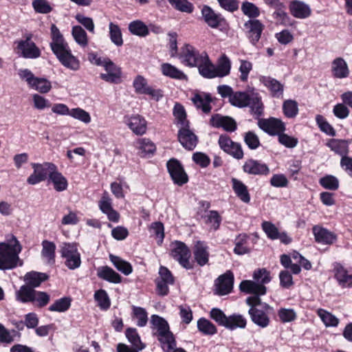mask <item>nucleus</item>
Returning a JSON list of instances; mask_svg holds the SVG:
<instances>
[{"label":"nucleus","mask_w":352,"mask_h":352,"mask_svg":"<svg viewBox=\"0 0 352 352\" xmlns=\"http://www.w3.org/2000/svg\"><path fill=\"white\" fill-rule=\"evenodd\" d=\"M252 109V111L260 116L263 113V104L261 101V97L258 94H252L249 98V105Z\"/></svg>","instance_id":"603ef678"},{"label":"nucleus","mask_w":352,"mask_h":352,"mask_svg":"<svg viewBox=\"0 0 352 352\" xmlns=\"http://www.w3.org/2000/svg\"><path fill=\"white\" fill-rule=\"evenodd\" d=\"M313 233L316 241L318 243L332 244L336 239L333 232L319 226L313 227Z\"/></svg>","instance_id":"393cba45"},{"label":"nucleus","mask_w":352,"mask_h":352,"mask_svg":"<svg viewBox=\"0 0 352 352\" xmlns=\"http://www.w3.org/2000/svg\"><path fill=\"white\" fill-rule=\"evenodd\" d=\"M252 277L258 284L265 285L271 281L270 273L265 268L258 269L253 273Z\"/></svg>","instance_id":"052dcab7"},{"label":"nucleus","mask_w":352,"mask_h":352,"mask_svg":"<svg viewBox=\"0 0 352 352\" xmlns=\"http://www.w3.org/2000/svg\"><path fill=\"white\" fill-rule=\"evenodd\" d=\"M197 328L204 335L212 336L217 331L216 327L208 320L201 318L197 321Z\"/></svg>","instance_id":"49530a36"},{"label":"nucleus","mask_w":352,"mask_h":352,"mask_svg":"<svg viewBox=\"0 0 352 352\" xmlns=\"http://www.w3.org/2000/svg\"><path fill=\"white\" fill-rule=\"evenodd\" d=\"M53 53L64 67L73 71H77L79 69V60L72 54L69 46L53 52Z\"/></svg>","instance_id":"9b49d317"},{"label":"nucleus","mask_w":352,"mask_h":352,"mask_svg":"<svg viewBox=\"0 0 352 352\" xmlns=\"http://www.w3.org/2000/svg\"><path fill=\"white\" fill-rule=\"evenodd\" d=\"M234 275L230 271L219 276L214 283V292L219 296L230 294L233 289Z\"/></svg>","instance_id":"6e6552de"},{"label":"nucleus","mask_w":352,"mask_h":352,"mask_svg":"<svg viewBox=\"0 0 352 352\" xmlns=\"http://www.w3.org/2000/svg\"><path fill=\"white\" fill-rule=\"evenodd\" d=\"M167 168L175 184L182 186L188 182V175L177 160L173 158L168 161Z\"/></svg>","instance_id":"1a4fd4ad"},{"label":"nucleus","mask_w":352,"mask_h":352,"mask_svg":"<svg viewBox=\"0 0 352 352\" xmlns=\"http://www.w3.org/2000/svg\"><path fill=\"white\" fill-rule=\"evenodd\" d=\"M210 317L219 325L230 330L243 329L246 326V320L241 315L233 314L227 316L221 309H211Z\"/></svg>","instance_id":"7ed1b4c3"},{"label":"nucleus","mask_w":352,"mask_h":352,"mask_svg":"<svg viewBox=\"0 0 352 352\" xmlns=\"http://www.w3.org/2000/svg\"><path fill=\"white\" fill-rule=\"evenodd\" d=\"M161 71L163 75L170 78L178 80H187V76L176 67L170 63H163L161 65Z\"/></svg>","instance_id":"f704fd0d"},{"label":"nucleus","mask_w":352,"mask_h":352,"mask_svg":"<svg viewBox=\"0 0 352 352\" xmlns=\"http://www.w3.org/2000/svg\"><path fill=\"white\" fill-rule=\"evenodd\" d=\"M212 98L209 94L201 92L196 93L191 98V101L197 109H201L205 113L210 112L212 107L210 103Z\"/></svg>","instance_id":"412c9836"},{"label":"nucleus","mask_w":352,"mask_h":352,"mask_svg":"<svg viewBox=\"0 0 352 352\" xmlns=\"http://www.w3.org/2000/svg\"><path fill=\"white\" fill-rule=\"evenodd\" d=\"M47 278L48 276L46 274L34 271L28 272L24 277L25 283L32 288L38 287Z\"/></svg>","instance_id":"e433bc0d"},{"label":"nucleus","mask_w":352,"mask_h":352,"mask_svg":"<svg viewBox=\"0 0 352 352\" xmlns=\"http://www.w3.org/2000/svg\"><path fill=\"white\" fill-rule=\"evenodd\" d=\"M210 124L217 128H223L228 132L234 131L236 129V122L230 116H223L219 114L212 116L210 120Z\"/></svg>","instance_id":"f3484780"},{"label":"nucleus","mask_w":352,"mask_h":352,"mask_svg":"<svg viewBox=\"0 0 352 352\" xmlns=\"http://www.w3.org/2000/svg\"><path fill=\"white\" fill-rule=\"evenodd\" d=\"M127 124L135 135H141L146 131V121L140 115L131 116L129 119Z\"/></svg>","instance_id":"a878e982"},{"label":"nucleus","mask_w":352,"mask_h":352,"mask_svg":"<svg viewBox=\"0 0 352 352\" xmlns=\"http://www.w3.org/2000/svg\"><path fill=\"white\" fill-rule=\"evenodd\" d=\"M61 256L65 258V265L69 270H75L80 266V254L75 243H63L60 245Z\"/></svg>","instance_id":"39448f33"},{"label":"nucleus","mask_w":352,"mask_h":352,"mask_svg":"<svg viewBox=\"0 0 352 352\" xmlns=\"http://www.w3.org/2000/svg\"><path fill=\"white\" fill-rule=\"evenodd\" d=\"M32 6L36 12L41 14L50 13L52 10L46 0H34Z\"/></svg>","instance_id":"774afa93"},{"label":"nucleus","mask_w":352,"mask_h":352,"mask_svg":"<svg viewBox=\"0 0 352 352\" xmlns=\"http://www.w3.org/2000/svg\"><path fill=\"white\" fill-rule=\"evenodd\" d=\"M240 290L247 294H252V296L246 299V302L250 308H254L257 306L262 308H270L269 305L263 303L261 300L260 296L266 293L267 288L262 284H258L254 280H243L239 285Z\"/></svg>","instance_id":"f257e3e1"},{"label":"nucleus","mask_w":352,"mask_h":352,"mask_svg":"<svg viewBox=\"0 0 352 352\" xmlns=\"http://www.w3.org/2000/svg\"><path fill=\"white\" fill-rule=\"evenodd\" d=\"M164 352H172L176 348V340L173 333L169 331L166 333L155 336Z\"/></svg>","instance_id":"bb28decb"},{"label":"nucleus","mask_w":352,"mask_h":352,"mask_svg":"<svg viewBox=\"0 0 352 352\" xmlns=\"http://www.w3.org/2000/svg\"><path fill=\"white\" fill-rule=\"evenodd\" d=\"M131 318L139 327H144L148 321V314L146 309H133Z\"/></svg>","instance_id":"0e129e2a"},{"label":"nucleus","mask_w":352,"mask_h":352,"mask_svg":"<svg viewBox=\"0 0 352 352\" xmlns=\"http://www.w3.org/2000/svg\"><path fill=\"white\" fill-rule=\"evenodd\" d=\"M252 321L261 327H265L269 324V318L263 309H249Z\"/></svg>","instance_id":"a19ab883"},{"label":"nucleus","mask_w":352,"mask_h":352,"mask_svg":"<svg viewBox=\"0 0 352 352\" xmlns=\"http://www.w3.org/2000/svg\"><path fill=\"white\" fill-rule=\"evenodd\" d=\"M55 251L56 245L54 243L47 240H44L42 242L41 255L47 259V263L50 264H53L55 262Z\"/></svg>","instance_id":"58836bf2"},{"label":"nucleus","mask_w":352,"mask_h":352,"mask_svg":"<svg viewBox=\"0 0 352 352\" xmlns=\"http://www.w3.org/2000/svg\"><path fill=\"white\" fill-rule=\"evenodd\" d=\"M19 76L21 79L25 80L28 86L41 93L46 94L52 88L51 82L43 78H37L28 69H21L19 71Z\"/></svg>","instance_id":"20e7f679"},{"label":"nucleus","mask_w":352,"mask_h":352,"mask_svg":"<svg viewBox=\"0 0 352 352\" xmlns=\"http://www.w3.org/2000/svg\"><path fill=\"white\" fill-rule=\"evenodd\" d=\"M34 293V288L28 285H23L17 292V298L24 302H32Z\"/></svg>","instance_id":"bf43d9fd"},{"label":"nucleus","mask_w":352,"mask_h":352,"mask_svg":"<svg viewBox=\"0 0 352 352\" xmlns=\"http://www.w3.org/2000/svg\"><path fill=\"white\" fill-rule=\"evenodd\" d=\"M318 314L326 327H336L338 319L326 309H317Z\"/></svg>","instance_id":"4d7b16f0"},{"label":"nucleus","mask_w":352,"mask_h":352,"mask_svg":"<svg viewBox=\"0 0 352 352\" xmlns=\"http://www.w3.org/2000/svg\"><path fill=\"white\" fill-rule=\"evenodd\" d=\"M97 275L99 278L113 283H120L122 277L112 268L108 266H103L98 269Z\"/></svg>","instance_id":"2f4dec72"},{"label":"nucleus","mask_w":352,"mask_h":352,"mask_svg":"<svg viewBox=\"0 0 352 352\" xmlns=\"http://www.w3.org/2000/svg\"><path fill=\"white\" fill-rule=\"evenodd\" d=\"M175 10L182 12L192 13L194 10L192 3L188 0H167Z\"/></svg>","instance_id":"de8ad7c7"},{"label":"nucleus","mask_w":352,"mask_h":352,"mask_svg":"<svg viewBox=\"0 0 352 352\" xmlns=\"http://www.w3.org/2000/svg\"><path fill=\"white\" fill-rule=\"evenodd\" d=\"M72 35L74 41L81 47H85L88 44L87 34L80 25H74L72 30Z\"/></svg>","instance_id":"37998d69"},{"label":"nucleus","mask_w":352,"mask_h":352,"mask_svg":"<svg viewBox=\"0 0 352 352\" xmlns=\"http://www.w3.org/2000/svg\"><path fill=\"white\" fill-rule=\"evenodd\" d=\"M285 116L289 118H295L298 113V105L296 100H287L283 104Z\"/></svg>","instance_id":"09e8293b"},{"label":"nucleus","mask_w":352,"mask_h":352,"mask_svg":"<svg viewBox=\"0 0 352 352\" xmlns=\"http://www.w3.org/2000/svg\"><path fill=\"white\" fill-rule=\"evenodd\" d=\"M151 323L154 336H157L170 331L167 321L157 315H153L151 316Z\"/></svg>","instance_id":"473e14b6"},{"label":"nucleus","mask_w":352,"mask_h":352,"mask_svg":"<svg viewBox=\"0 0 352 352\" xmlns=\"http://www.w3.org/2000/svg\"><path fill=\"white\" fill-rule=\"evenodd\" d=\"M232 188L237 197L243 202L249 203L250 201V194L247 186L237 179H232Z\"/></svg>","instance_id":"c9c22d12"},{"label":"nucleus","mask_w":352,"mask_h":352,"mask_svg":"<svg viewBox=\"0 0 352 352\" xmlns=\"http://www.w3.org/2000/svg\"><path fill=\"white\" fill-rule=\"evenodd\" d=\"M178 140L187 150H193L197 144V137L189 129V126L182 127L178 132Z\"/></svg>","instance_id":"dca6fc26"},{"label":"nucleus","mask_w":352,"mask_h":352,"mask_svg":"<svg viewBox=\"0 0 352 352\" xmlns=\"http://www.w3.org/2000/svg\"><path fill=\"white\" fill-rule=\"evenodd\" d=\"M32 166L34 172L27 179V182L30 185H35L45 181L47 176L50 177L51 173L56 168L55 164L51 162L33 163Z\"/></svg>","instance_id":"423d86ee"},{"label":"nucleus","mask_w":352,"mask_h":352,"mask_svg":"<svg viewBox=\"0 0 352 352\" xmlns=\"http://www.w3.org/2000/svg\"><path fill=\"white\" fill-rule=\"evenodd\" d=\"M15 244L12 247L8 243H0V270H6L14 268L19 260L18 256L21 251V245L16 238Z\"/></svg>","instance_id":"f03ea898"},{"label":"nucleus","mask_w":352,"mask_h":352,"mask_svg":"<svg viewBox=\"0 0 352 352\" xmlns=\"http://www.w3.org/2000/svg\"><path fill=\"white\" fill-rule=\"evenodd\" d=\"M216 68L217 77H223L227 76L230 71L231 64L230 59L226 56L222 55Z\"/></svg>","instance_id":"a18cd8bd"},{"label":"nucleus","mask_w":352,"mask_h":352,"mask_svg":"<svg viewBox=\"0 0 352 352\" xmlns=\"http://www.w3.org/2000/svg\"><path fill=\"white\" fill-rule=\"evenodd\" d=\"M245 173L250 175H267L270 173L268 166L256 160H248L243 166Z\"/></svg>","instance_id":"aec40b11"},{"label":"nucleus","mask_w":352,"mask_h":352,"mask_svg":"<svg viewBox=\"0 0 352 352\" xmlns=\"http://www.w3.org/2000/svg\"><path fill=\"white\" fill-rule=\"evenodd\" d=\"M332 76L335 78L342 79L349 76L350 70L348 64L341 57L336 58L331 63V67Z\"/></svg>","instance_id":"a211bd4d"},{"label":"nucleus","mask_w":352,"mask_h":352,"mask_svg":"<svg viewBox=\"0 0 352 352\" xmlns=\"http://www.w3.org/2000/svg\"><path fill=\"white\" fill-rule=\"evenodd\" d=\"M241 11L250 18H256L260 15L258 8L249 1H244L241 5Z\"/></svg>","instance_id":"e2e57ef3"},{"label":"nucleus","mask_w":352,"mask_h":352,"mask_svg":"<svg viewBox=\"0 0 352 352\" xmlns=\"http://www.w3.org/2000/svg\"><path fill=\"white\" fill-rule=\"evenodd\" d=\"M17 48L21 51L22 56L25 58H35L38 57L41 54L39 49L30 38H28L25 41H19Z\"/></svg>","instance_id":"6ab92c4d"},{"label":"nucleus","mask_w":352,"mask_h":352,"mask_svg":"<svg viewBox=\"0 0 352 352\" xmlns=\"http://www.w3.org/2000/svg\"><path fill=\"white\" fill-rule=\"evenodd\" d=\"M335 276L340 285L342 287H350L352 286V273L348 272L341 265H336L335 267Z\"/></svg>","instance_id":"c756f323"},{"label":"nucleus","mask_w":352,"mask_h":352,"mask_svg":"<svg viewBox=\"0 0 352 352\" xmlns=\"http://www.w3.org/2000/svg\"><path fill=\"white\" fill-rule=\"evenodd\" d=\"M135 91L138 94H145L150 86H148L146 79L141 76H137L133 82Z\"/></svg>","instance_id":"680f3d73"},{"label":"nucleus","mask_w":352,"mask_h":352,"mask_svg":"<svg viewBox=\"0 0 352 352\" xmlns=\"http://www.w3.org/2000/svg\"><path fill=\"white\" fill-rule=\"evenodd\" d=\"M182 63L190 67H197L203 61L204 52H199L192 45L186 44L182 48L180 55Z\"/></svg>","instance_id":"0eeeda50"},{"label":"nucleus","mask_w":352,"mask_h":352,"mask_svg":"<svg viewBox=\"0 0 352 352\" xmlns=\"http://www.w3.org/2000/svg\"><path fill=\"white\" fill-rule=\"evenodd\" d=\"M105 69V73L100 75L101 79L110 83H119L121 78L120 68L116 65L111 60L107 59L102 66Z\"/></svg>","instance_id":"ddd939ff"},{"label":"nucleus","mask_w":352,"mask_h":352,"mask_svg":"<svg viewBox=\"0 0 352 352\" xmlns=\"http://www.w3.org/2000/svg\"><path fill=\"white\" fill-rule=\"evenodd\" d=\"M199 74L205 78H212L217 77L215 66L211 63L208 56L204 52L202 63L197 66Z\"/></svg>","instance_id":"c85d7f7f"},{"label":"nucleus","mask_w":352,"mask_h":352,"mask_svg":"<svg viewBox=\"0 0 352 352\" xmlns=\"http://www.w3.org/2000/svg\"><path fill=\"white\" fill-rule=\"evenodd\" d=\"M258 126L270 135H277L285 129L284 123L279 119L271 118L270 119H260Z\"/></svg>","instance_id":"f8f14e48"},{"label":"nucleus","mask_w":352,"mask_h":352,"mask_svg":"<svg viewBox=\"0 0 352 352\" xmlns=\"http://www.w3.org/2000/svg\"><path fill=\"white\" fill-rule=\"evenodd\" d=\"M328 146L335 153L343 157H347L349 153V145L346 141L331 140L328 144Z\"/></svg>","instance_id":"79ce46f5"},{"label":"nucleus","mask_w":352,"mask_h":352,"mask_svg":"<svg viewBox=\"0 0 352 352\" xmlns=\"http://www.w3.org/2000/svg\"><path fill=\"white\" fill-rule=\"evenodd\" d=\"M262 228L268 238L275 240L278 234V229L276 226L270 221H263L262 223Z\"/></svg>","instance_id":"338daca9"},{"label":"nucleus","mask_w":352,"mask_h":352,"mask_svg":"<svg viewBox=\"0 0 352 352\" xmlns=\"http://www.w3.org/2000/svg\"><path fill=\"white\" fill-rule=\"evenodd\" d=\"M100 210L105 214L109 221L118 222L120 219L119 213L112 207V199L107 192H104L98 203Z\"/></svg>","instance_id":"4468645a"},{"label":"nucleus","mask_w":352,"mask_h":352,"mask_svg":"<svg viewBox=\"0 0 352 352\" xmlns=\"http://www.w3.org/2000/svg\"><path fill=\"white\" fill-rule=\"evenodd\" d=\"M222 219L217 210H210L206 215V223L210 225V229L217 230L219 228Z\"/></svg>","instance_id":"3c124183"},{"label":"nucleus","mask_w":352,"mask_h":352,"mask_svg":"<svg viewBox=\"0 0 352 352\" xmlns=\"http://www.w3.org/2000/svg\"><path fill=\"white\" fill-rule=\"evenodd\" d=\"M250 96V95L243 91L234 92L233 95L230 96L229 102L232 106L239 108L245 107L249 105Z\"/></svg>","instance_id":"ea45409f"},{"label":"nucleus","mask_w":352,"mask_h":352,"mask_svg":"<svg viewBox=\"0 0 352 352\" xmlns=\"http://www.w3.org/2000/svg\"><path fill=\"white\" fill-rule=\"evenodd\" d=\"M50 32L52 39L50 47L52 52L62 50V48L68 46L67 43L64 39L63 35L55 24L51 25Z\"/></svg>","instance_id":"5701e85b"},{"label":"nucleus","mask_w":352,"mask_h":352,"mask_svg":"<svg viewBox=\"0 0 352 352\" xmlns=\"http://www.w3.org/2000/svg\"><path fill=\"white\" fill-rule=\"evenodd\" d=\"M245 28L248 31V36L253 43H256L261 35L263 31L262 23L256 19L249 20L244 24Z\"/></svg>","instance_id":"b1692460"},{"label":"nucleus","mask_w":352,"mask_h":352,"mask_svg":"<svg viewBox=\"0 0 352 352\" xmlns=\"http://www.w3.org/2000/svg\"><path fill=\"white\" fill-rule=\"evenodd\" d=\"M173 115L177 120V123L182 126H189L188 121L186 120V113L184 107L179 103H176L173 108Z\"/></svg>","instance_id":"6e6d98bb"},{"label":"nucleus","mask_w":352,"mask_h":352,"mask_svg":"<svg viewBox=\"0 0 352 352\" xmlns=\"http://www.w3.org/2000/svg\"><path fill=\"white\" fill-rule=\"evenodd\" d=\"M171 256L184 268L190 269L192 267L189 262L190 250L183 242L175 241L171 250Z\"/></svg>","instance_id":"9d476101"},{"label":"nucleus","mask_w":352,"mask_h":352,"mask_svg":"<svg viewBox=\"0 0 352 352\" xmlns=\"http://www.w3.org/2000/svg\"><path fill=\"white\" fill-rule=\"evenodd\" d=\"M109 35L111 42L116 46L122 45L123 39L122 32L118 25L113 23H109Z\"/></svg>","instance_id":"13d9d810"},{"label":"nucleus","mask_w":352,"mask_h":352,"mask_svg":"<svg viewBox=\"0 0 352 352\" xmlns=\"http://www.w3.org/2000/svg\"><path fill=\"white\" fill-rule=\"evenodd\" d=\"M129 30L133 34L140 36H145L148 34L147 26L139 20L130 23Z\"/></svg>","instance_id":"864d4df0"},{"label":"nucleus","mask_w":352,"mask_h":352,"mask_svg":"<svg viewBox=\"0 0 352 352\" xmlns=\"http://www.w3.org/2000/svg\"><path fill=\"white\" fill-rule=\"evenodd\" d=\"M126 336L129 342L134 347L135 350L142 351L144 349L145 345L141 342L140 338L135 329L129 328L126 329Z\"/></svg>","instance_id":"c03bdc74"},{"label":"nucleus","mask_w":352,"mask_h":352,"mask_svg":"<svg viewBox=\"0 0 352 352\" xmlns=\"http://www.w3.org/2000/svg\"><path fill=\"white\" fill-rule=\"evenodd\" d=\"M50 181L53 184L54 189L58 192L66 190L68 186L67 179L58 171L56 166L50 174Z\"/></svg>","instance_id":"72a5a7b5"},{"label":"nucleus","mask_w":352,"mask_h":352,"mask_svg":"<svg viewBox=\"0 0 352 352\" xmlns=\"http://www.w3.org/2000/svg\"><path fill=\"white\" fill-rule=\"evenodd\" d=\"M70 116L85 124H89L91 122L90 114L85 110L79 107L72 109Z\"/></svg>","instance_id":"69168bd1"},{"label":"nucleus","mask_w":352,"mask_h":352,"mask_svg":"<svg viewBox=\"0 0 352 352\" xmlns=\"http://www.w3.org/2000/svg\"><path fill=\"white\" fill-rule=\"evenodd\" d=\"M260 80L272 92V96L280 97L283 93V85L270 76H262Z\"/></svg>","instance_id":"7c9ffc66"},{"label":"nucleus","mask_w":352,"mask_h":352,"mask_svg":"<svg viewBox=\"0 0 352 352\" xmlns=\"http://www.w3.org/2000/svg\"><path fill=\"white\" fill-rule=\"evenodd\" d=\"M208 248L206 244L201 241L196 242L193 250L194 258L200 266L208 263L209 259Z\"/></svg>","instance_id":"4be33fe9"},{"label":"nucleus","mask_w":352,"mask_h":352,"mask_svg":"<svg viewBox=\"0 0 352 352\" xmlns=\"http://www.w3.org/2000/svg\"><path fill=\"white\" fill-rule=\"evenodd\" d=\"M137 144V147L141 151V155L142 157H144L146 154H153L156 150L155 145L149 139H140Z\"/></svg>","instance_id":"8fccbe9b"},{"label":"nucleus","mask_w":352,"mask_h":352,"mask_svg":"<svg viewBox=\"0 0 352 352\" xmlns=\"http://www.w3.org/2000/svg\"><path fill=\"white\" fill-rule=\"evenodd\" d=\"M201 15L205 23L212 28H217L225 22V19L220 14L216 13L208 6H203Z\"/></svg>","instance_id":"2eb2a0df"},{"label":"nucleus","mask_w":352,"mask_h":352,"mask_svg":"<svg viewBox=\"0 0 352 352\" xmlns=\"http://www.w3.org/2000/svg\"><path fill=\"white\" fill-rule=\"evenodd\" d=\"M292 14L298 19H305L311 14V9L305 3L300 1H294L290 4Z\"/></svg>","instance_id":"cd10ccee"},{"label":"nucleus","mask_w":352,"mask_h":352,"mask_svg":"<svg viewBox=\"0 0 352 352\" xmlns=\"http://www.w3.org/2000/svg\"><path fill=\"white\" fill-rule=\"evenodd\" d=\"M109 258L114 267L124 275H129L132 272L133 268L131 265L120 256L110 254Z\"/></svg>","instance_id":"4c0bfd02"},{"label":"nucleus","mask_w":352,"mask_h":352,"mask_svg":"<svg viewBox=\"0 0 352 352\" xmlns=\"http://www.w3.org/2000/svg\"><path fill=\"white\" fill-rule=\"evenodd\" d=\"M319 184L325 189L336 190L339 188L338 179L331 175H327L319 179Z\"/></svg>","instance_id":"5fc2aeb1"}]
</instances>
